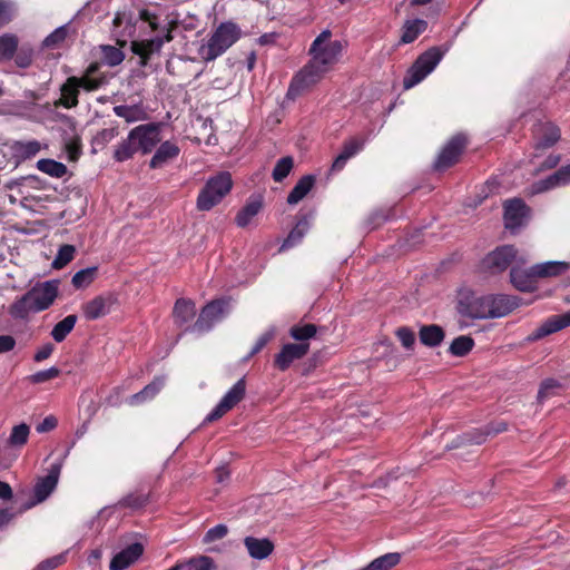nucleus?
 Returning <instances> with one entry per match:
<instances>
[{"mask_svg":"<svg viewBox=\"0 0 570 570\" xmlns=\"http://www.w3.org/2000/svg\"><path fill=\"white\" fill-rule=\"evenodd\" d=\"M78 80H79L78 88L79 89L82 88L86 91L97 90L102 83V81L100 79L91 78L88 75H85V76L78 78Z\"/></svg>","mask_w":570,"mask_h":570,"instance_id":"58","label":"nucleus"},{"mask_svg":"<svg viewBox=\"0 0 570 570\" xmlns=\"http://www.w3.org/2000/svg\"><path fill=\"white\" fill-rule=\"evenodd\" d=\"M331 36L330 30L322 31L309 48L312 59L328 70L338 61L343 50L341 41H330Z\"/></svg>","mask_w":570,"mask_h":570,"instance_id":"6","label":"nucleus"},{"mask_svg":"<svg viewBox=\"0 0 570 570\" xmlns=\"http://www.w3.org/2000/svg\"><path fill=\"white\" fill-rule=\"evenodd\" d=\"M163 46V38L157 37L144 41H131L130 48L135 55L139 56L140 66L145 67L147 66L150 56L154 52H159Z\"/></svg>","mask_w":570,"mask_h":570,"instance_id":"22","label":"nucleus"},{"mask_svg":"<svg viewBox=\"0 0 570 570\" xmlns=\"http://www.w3.org/2000/svg\"><path fill=\"white\" fill-rule=\"evenodd\" d=\"M65 554H58L40 562L35 570H53L65 562Z\"/></svg>","mask_w":570,"mask_h":570,"instance_id":"57","label":"nucleus"},{"mask_svg":"<svg viewBox=\"0 0 570 570\" xmlns=\"http://www.w3.org/2000/svg\"><path fill=\"white\" fill-rule=\"evenodd\" d=\"M309 348L308 343H288L275 356L274 364L281 371H286L291 364L304 357Z\"/></svg>","mask_w":570,"mask_h":570,"instance_id":"14","label":"nucleus"},{"mask_svg":"<svg viewBox=\"0 0 570 570\" xmlns=\"http://www.w3.org/2000/svg\"><path fill=\"white\" fill-rule=\"evenodd\" d=\"M316 333L317 327L314 324L294 325L289 330L291 336L301 343H304V341L314 337Z\"/></svg>","mask_w":570,"mask_h":570,"instance_id":"45","label":"nucleus"},{"mask_svg":"<svg viewBox=\"0 0 570 570\" xmlns=\"http://www.w3.org/2000/svg\"><path fill=\"white\" fill-rule=\"evenodd\" d=\"M37 168L55 178H61L67 173V167L62 163L53 159H40L37 161Z\"/></svg>","mask_w":570,"mask_h":570,"instance_id":"39","label":"nucleus"},{"mask_svg":"<svg viewBox=\"0 0 570 570\" xmlns=\"http://www.w3.org/2000/svg\"><path fill=\"white\" fill-rule=\"evenodd\" d=\"M102 52V59L109 67H116L120 65L125 59V53L114 46L105 45L100 47Z\"/></svg>","mask_w":570,"mask_h":570,"instance_id":"43","label":"nucleus"},{"mask_svg":"<svg viewBox=\"0 0 570 570\" xmlns=\"http://www.w3.org/2000/svg\"><path fill=\"white\" fill-rule=\"evenodd\" d=\"M112 304L114 298L111 296H96L82 305V312L87 320H98L110 312Z\"/></svg>","mask_w":570,"mask_h":570,"instance_id":"20","label":"nucleus"},{"mask_svg":"<svg viewBox=\"0 0 570 570\" xmlns=\"http://www.w3.org/2000/svg\"><path fill=\"white\" fill-rule=\"evenodd\" d=\"M59 374L60 370L56 366H52L48 370L39 371L30 375L28 380L33 384H40L58 377Z\"/></svg>","mask_w":570,"mask_h":570,"instance_id":"49","label":"nucleus"},{"mask_svg":"<svg viewBox=\"0 0 570 570\" xmlns=\"http://www.w3.org/2000/svg\"><path fill=\"white\" fill-rule=\"evenodd\" d=\"M240 29L233 22H223L213 32L206 47H203L200 53L205 61L215 60L230 48L239 38Z\"/></svg>","mask_w":570,"mask_h":570,"instance_id":"3","label":"nucleus"},{"mask_svg":"<svg viewBox=\"0 0 570 570\" xmlns=\"http://www.w3.org/2000/svg\"><path fill=\"white\" fill-rule=\"evenodd\" d=\"M314 184L315 177L313 175L303 176L288 194L287 203L289 205L298 204L309 193Z\"/></svg>","mask_w":570,"mask_h":570,"instance_id":"27","label":"nucleus"},{"mask_svg":"<svg viewBox=\"0 0 570 570\" xmlns=\"http://www.w3.org/2000/svg\"><path fill=\"white\" fill-rule=\"evenodd\" d=\"M473 346L474 341L472 337L468 335H461L452 341L449 351L452 355L461 357L466 355Z\"/></svg>","mask_w":570,"mask_h":570,"instance_id":"41","label":"nucleus"},{"mask_svg":"<svg viewBox=\"0 0 570 570\" xmlns=\"http://www.w3.org/2000/svg\"><path fill=\"white\" fill-rule=\"evenodd\" d=\"M419 337L422 344L429 347H435L442 343L444 331L441 326L435 324L424 325L420 328Z\"/></svg>","mask_w":570,"mask_h":570,"instance_id":"29","label":"nucleus"},{"mask_svg":"<svg viewBox=\"0 0 570 570\" xmlns=\"http://www.w3.org/2000/svg\"><path fill=\"white\" fill-rule=\"evenodd\" d=\"M31 62H32V53L30 50L27 51V50L22 49L16 57V63L20 68H27L31 65Z\"/></svg>","mask_w":570,"mask_h":570,"instance_id":"62","label":"nucleus"},{"mask_svg":"<svg viewBox=\"0 0 570 570\" xmlns=\"http://www.w3.org/2000/svg\"><path fill=\"white\" fill-rule=\"evenodd\" d=\"M518 266H512L510 278L512 285L521 292H531L535 288L534 281L537 274H533V266L529 271H523Z\"/></svg>","mask_w":570,"mask_h":570,"instance_id":"23","label":"nucleus"},{"mask_svg":"<svg viewBox=\"0 0 570 570\" xmlns=\"http://www.w3.org/2000/svg\"><path fill=\"white\" fill-rule=\"evenodd\" d=\"M309 228V222L306 217H303L298 220L296 226L291 230L287 238L284 240V243L281 246V250L285 248H289L294 245H296L301 239L304 237V235L307 233Z\"/></svg>","mask_w":570,"mask_h":570,"instance_id":"36","label":"nucleus"},{"mask_svg":"<svg viewBox=\"0 0 570 570\" xmlns=\"http://www.w3.org/2000/svg\"><path fill=\"white\" fill-rule=\"evenodd\" d=\"M232 186L233 181L228 173H222L210 178L198 195L197 208L199 210L212 209L229 193Z\"/></svg>","mask_w":570,"mask_h":570,"instance_id":"5","label":"nucleus"},{"mask_svg":"<svg viewBox=\"0 0 570 570\" xmlns=\"http://www.w3.org/2000/svg\"><path fill=\"white\" fill-rule=\"evenodd\" d=\"M68 29L61 26L47 36L42 42L46 48H58L67 38Z\"/></svg>","mask_w":570,"mask_h":570,"instance_id":"47","label":"nucleus"},{"mask_svg":"<svg viewBox=\"0 0 570 570\" xmlns=\"http://www.w3.org/2000/svg\"><path fill=\"white\" fill-rule=\"evenodd\" d=\"M16 149L21 156L30 158L39 153L40 144L37 140L18 142Z\"/></svg>","mask_w":570,"mask_h":570,"instance_id":"53","label":"nucleus"},{"mask_svg":"<svg viewBox=\"0 0 570 570\" xmlns=\"http://www.w3.org/2000/svg\"><path fill=\"white\" fill-rule=\"evenodd\" d=\"M144 552V547L139 542H135L120 552H118L110 561V570H125L132 564Z\"/></svg>","mask_w":570,"mask_h":570,"instance_id":"19","label":"nucleus"},{"mask_svg":"<svg viewBox=\"0 0 570 570\" xmlns=\"http://www.w3.org/2000/svg\"><path fill=\"white\" fill-rule=\"evenodd\" d=\"M160 140L159 124L149 122L139 125L131 129L127 139L118 145L115 150L114 158L117 161H125L130 159L138 151L147 155L154 150Z\"/></svg>","mask_w":570,"mask_h":570,"instance_id":"2","label":"nucleus"},{"mask_svg":"<svg viewBox=\"0 0 570 570\" xmlns=\"http://www.w3.org/2000/svg\"><path fill=\"white\" fill-rule=\"evenodd\" d=\"M165 384V377L157 376L154 379L151 383L146 385L140 392L134 394L129 399V404L137 405L139 403H142L147 400L153 399L164 386Z\"/></svg>","mask_w":570,"mask_h":570,"instance_id":"30","label":"nucleus"},{"mask_svg":"<svg viewBox=\"0 0 570 570\" xmlns=\"http://www.w3.org/2000/svg\"><path fill=\"white\" fill-rule=\"evenodd\" d=\"M29 433H30L29 425L26 423H20L12 428L7 442L11 446L21 448L27 443Z\"/></svg>","mask_w":570,"mask_h":570,"instance_id":"40","label":"nucleus"},{"mask_svg":"<svg viewBox=\"0 0 570 570\" xmlns=\"http://www.w3.org/2000/svg\"><path fill=\"white\" fill-rule=\"evenodd\" d=\"M465 146L466 138L464 135L459 134L453 136L440 151L434 163V168L442 170L453 166L458 161Z\"/></svg>","mask_w":570,"mask_h":570,"instance_id":"11","label":"nucleus"},{"mask_svg":"<svg viewBox=\"0 0 570 570\" xmlns=\"http://www.w3.org/2000/svg\"><path fill=\"white\" fill-rule=\"evenodd\" d=\"M567 269L568 265L566 263L556 261L533 265V274H537V277L557 276Z\"/></svg>","mask_w":570,"mask_h":570,"instance_id":"33","label":"nucleus"},{"mask_svg":"<svg viewBox=\"0 0 570 570\" xmlns=\"http://www.w3.org/2000/svg\"><path fill=\"white\" fill-rule=\"evenodd\" d=\"M459 312L462 315L474 320L491 318L487 295L475 297L471 299L469 303L461 302Z\"/></svg>","mask_w":570,"mask_h":570,"instance_id":"21","label":"nucleus"},{"mask_svg":"<svg viewBox=\"0 0 570 570\" xmlns=\"http://www.w3.org/2000/svg\"><path fill=\"white\" fill-rule=\"evenodd\" d=\"M263 202L261 197H252L246 205L237 213L235 222L238 227H246L250 220L261 212Z\"/></svg>","mask_w":570,"mask_h":570,"instance_id":"26","label":"nucleus"},{"mask_svg":"<svg viewBox=\"0 0 570 570\" xmlns=\"http://www.w3.org/2000/svg\"><path fill=\"white\" fill-rule=\"evenodd\" d=\"M364 147V140L358 138H351L343 145V153L350 159L354 157L358 151H361Z\"/></svg>","mask_w":570,"mask_h":570,"instance_id":"54","label":"nucleus"},{"mask_svg":"<svg viewBox=\"0 0 570 570\" xmlns=\"http://www.w3.org/2000/svg\"><path fill=\"white\" fill-rule=\"evenodd\" d=\"M75 253V246L68 244L62 245L59 248L58 254L52 262V267L56 269L65 267L68 263H70L73 259Z\"/></svg>","mask_w":570,"mask_h":570,"instance_id":"46","label":"nucleus"},{"mask_svg":"<svg viewBox=\"0 0 570 570\" xmlns=\"http://www.w3.org/2000/svg\"><path fill=\"white\" fill-rule=\"evenodd\" d=\"M248 556L257 561L266 560L275 550L274 542L266 537L247 535L243 540Z\"/></svg>","mask_w":570,"mask_h":570,"instance_id":"15","label":"nucleus"},{"mask_svg":"<svg viewBox=\"0 0 570 570\" xmlns=\"http://www.w3.org/2000/svg\"><path fill=\"white\" fill-rule=\"evenodd\" d=\"M528 262L525 255H518V250L512 245H504L491 252L484 259L487 268L492 273L505 271L512 263L514 266L524 265Z\"/></svg>","mask_w":570,"mask_h":570,"instance_id":"8","label":"nucleus"},{"mask_svg":"<svg viewBox=\"0 0 570 570\" xmlns=\"http://www.w3.org/2000/svg\"><path fill=\"white\" fill-rule=\"evenodd\" d=\"M117 136H118L117 127L105 128L96 135L95 141H96V144L104 146V145L108 144L109 141H111Z\"/></svg>","mask_w":570,"mask_h":570,"instance_id":"55","label":"nucleus"},{"mask_svg":"<svg viewBox=\"0 0 570 570\" xmlns=\"http://www.w3.org/2000/svg\"><path fill=\"white\" fill-rule=\"evenodd\" d=\"M245 392L246 382L243 377L233 385V387L223 396L215 409L206 416L205 423H210L220 419L226 412L232 410L244 399Z\"/></svg>","mask_w":570,"mask_h":570,"instance_id":"10","label":"nucleus"},{"mask_svg":"<svg viewBox=\"0 0 570 570\" xmlns=\"http://www.w3.org/2000/svg\"><path fill=\"white\" fill-rule=\"evenodd\" d=\"M401 554L397 552H390L374 559L363 570H391L393 567L399 564Z\"/></svg>","mask_w":570,"mask_h":570,"instance_id":"35","label":"nucleus"},{"mask_svg":"<svg viewBox=\"0 0 570 570\" xmlns=\"http://www.w3.org/2000/svg\"><path fill=\"white\" fill-rule=\"evenodd\" d=\"M114 112L116 116L124 118L126 120V122H128V124L136 122L139 120H145L147 118V114L140 105L115 106Z\"/></svg>","mask_w":570,"mask_h":570,"instance_id":"31","label":"nucleus"},{"mask_svg":"<svg viewBox=\"0 0 570 570\" xmlns=\"http://www.w3.org/2000/svg\"><path fill=\"white\" fill-rule=\"evenodd\" d=\"M13 16V7L10 2L0 0V27L9 23Z\"/></svg>","mask_w":570,"mask_h":570,"instance_id":"59","label":"nucleus"},{"mask_svg":"<svg viewBox=\"0 0 570 570\" xmlns=\"http://www.w3.org/2000/svg\"><path fill=\"white\" fill-rule=\"evenodd\" d=\"M442 57L443 52L438 47H432L421 53L403 79L404 89H410L420 83L435 69Z\"/></svg>","mask_w":570,"mask_h":570,"instance_id":"4","label":"nucleus"},{"mask_svg":"<svg viewBox=\"0 0 570 570\" xmlns=\"http://www.w3.org/2000/svg\"><path fill=\"white\" fill-rule=\"evenodd\" d=\"M19 39L16 35L4 33L0 36V60H9L18 49Z\"/></svg>","mask_w":570,"mask_h":570,"instance_id":"38","label":"nucleus"},{"mask_svg":"<svg viewBox=\"0 0 570 570\" xmlns=\"http://www.w3.org/2000/svg\"><path fill=\"white\" fill-rule=\"evenodd\" d=\"M77 323V315H68L62 321L58 322L52 331L51 336L57 342H62L67 335L73 330L75 325Z\"/></svg>","mask_w":570,"mask_h":570,"instance_id":"34","label":"nucleus"},{"mask_svg":"<svg viewBox=\"0 0 570 570\" xmlns=\"http://www.w3.org/2000/svg\"><path fill=\"white\" fill-rule=\"evenodd\" d=\"M228 533V528L225 524H217L210 528L204 535V543H212L225 538Z\"/></svg>","mask_w":570,"mask_h":570,"instance_id":"51","label":"nucleus"},{"mask_svg":"<svg viewBox=\"0 0 570 570\" xmlns=\"http://www.w3.org/2000/svg\"><path fill=\"white\" fill-rule=\"evenodd\" d=\"M328 71L330 70L326 67H323V65L311 59V61L292 80L287 96L292 98L296 97L304 89L318 82Z\"/></svg>","mask_w":570,"mask_h":570,"instance_id":"9","label":"nucleus"},{"mask_svg":"<svg viewBox=\"0 0 570 570\" xmlns=\"http://www.w3.org/2000/svg\"><path fill=\"white\" fill-rule=\"evenodd\" d=\"M294 166V159L291 156L282 157L277 160L272 177L275 181L281 183L284 178H286Z\"/></svg>","mask_w":570,"mask_h":570,"instance_id":"42","label":"nucleus"},{"mask_svg":"<svg viewBox=\"0 0 570 570\" xmlns=\"http://www.w3.org/2000/svg\"><path fill=\"white\" fill-rule=\"evenodd\" d=\"M274 336V332L273 331H268L264 334H262L258 340L256 341L255 345L253 346L252 351H250V356L255 355L256 353H258Z\"/></svg>","mask_w":570,"mask_h":570,"instance_id":"60","label":"nucleus"},{"mask_svg":"<svg viewBox=\"0 0 570 570\" xmlns=\"http://www.w3.org/2000/svg\"><path fill=\"white\" fill-rule=\"evenodd\" d=\"M530 208L520 198L509 199L504 203L505 228L514 230L527 222Z\"/></svg>","mask_w":570,"mask_h":570,"instance_id":"12","label":"nucleus"},{"mask_svg":"<svg viewBox=\"0 0 570 570\" xmlns=\"http://www.w3.org/2000/svg\"><path fill=\"white\" fill-rule=\"evenodd\" d=\"M147 502V497L145 495H138V494H134V493H130L126 497H124L119 502H118V505L120 508H131V509H137V508H141L142 505H145Z\"/></svg>","mask_w":570,"mask_h":570,"instance_id":"52","label":"nucleus"},{"mask_svg":"<svg viewBox=\"0 0 570 570\" xmlns=\"http://www.w3.org/2000/svg\"><path fill=\"white\" fill-rule=\"evenodd\" d=\"M505 430L507 423L498 422L487 426L484 431L475 430L473 432L458 436L451 444H448L445 449L452 450L469 444H481L487 440L488 435H494Z\"/></svg>","mask_w":570,"mask_h":570,"instance_id":"13","label":"nucleus"},{"mask_svg":"<svg viewBox=\"0 0 570 570\" xmlns=\"http://www.w3.org/2000/svg\"><path fill=\"white\" fill-rule=\"evenodd\" d=\"M97 275V267H88L77 272L71 279L72 285L76 288L88 287Z\"/></svg>","mask_w":570,"mask_h":570,"instance_id":"44","label":"nucleus"},{"mask_svg":"<svg viewBox=\"0 0 570 570\" xmlns=\"http://www.w3.org/2000/svg\"><path fill=\"white\" fill-rule=\"evenodd\" d=\"M53 345L51 343H47L41 346L33 356L36 362H42L47 360L53 352Z\"/></svg>","mask_w":570,"mask_h":570,"instance_id":"63","label":"nucleus"},{"mask_svg":"<svg viewBox=\"0 0 570 570\" xmlns=\"http://www.w3.org/2000/svg\"><path fill=\"white\" fill-rule=\"evenodd\" d=\"M78 77H69L66 82L61 86V104L66 108H72L78 105Z\"/></svg>","mask_w":570,"mask_h":570,"instance_id":"28","label":"nucleus"},{"mask_svg":"<svg viewBox=\"0 0 570 570\" xmlns=\"http://www.w3.org/2000/svg\"><path fill=\"white\" fill-rule=\"evenodd\" d=\"M491 318L504 317L519 306L518 297L504 294L487 295Z\"/></svg>","mask_w":570,"mask_h":570,"instance_id":"16","label":"nucleus"},{"mask_svg":"<svg viewBox=\"0 0 570 570\" xmlns=\"http://www.w3.org/2000/svg\"><path fill=\"white\" fill-rule=\"evenodd\" d=\"M196 315L195 303L190 299L179 298L173 309L175 323L178 326L187 325Z\"/></svg>","mask_w":570,"mask_h":570,"instance_id":"25","label":"nucleus"},{"mask_svg":"<svg viewBox=\"0 0 570 570\" xmlns=\"http://www.w3.org/2000/svg\"><path fill=\"white\" fill-rule=\"evenodd\" d=\"M228 299L212 301L202 308L197 321L193 325L187 326L185 331L204 334L210 331L216 323L220 322L228 314Z\"/></svg>","mask_w":570,"mask_h":570,"instance_id":"7","label":"nucleus"},{"mask_svg":"<svg viewBox=\"0 0 570 570\" xmlns=\"http://www.w3.org/2000/svg\"><path fill=\"white\" fill-rule=\"evenodd\" d=\"M561 137L560 129L556 125L547 124L542 127V136L537 142L538 148H549L559 141Z\"/></svg>","mask_w":570,"mask_h":570,"instance_id":"37","label":"nucleus"},{"mask_svg":"<svg viewBox=\"0 0 570 570\" xmlns=\"http://www.w3.org/2000/svg\"><path fill=\"white\" fill-rule=\"evenodd\" d=\"M396 336L401 341L402 345L406 348H411L415 343L414 333L409 327L397 328Z\"/></svg>","mask_w":570,"mask_h":570,"instance_id":"56","label":"nucleus"},{"mask_svg":"<svg viewBox=\"0 0 570 570\" xmlns=\"http://www.w3.org/2000/svg\"><path fill=\"white\" fill-rule=\"evenodd\" d=\"M567 326H570V311L564 314L549 317L528 336V340L538 341Z\"/></svg>","mask_w":570,"mask_h":570,"instance_id":"17","label":"nucleus"},{"mask_svg":"<svg viewBox=\"0 0 570 570\" xmlns=\"http://www.w3.org/2000/svg\"><path fill=\"white\" fill-rule=\"evenodd\" d=\"M556 187H560V184H559L557 174L554 171L549 177L534 183L532 186V193L539 194V193H543V191L553 189Z\"/></svg>","mask_w":570,"mask_h":570,"instance_id":"50","label":"nucleus"},{"mask_svg":"<svg viewBox=\"0 0 570 570\" xmlns=\"http://www.w3.org/2000/svg\"><path fill=\"white\" fill-rule=\"evenodd\" d=\"M560 387V383L554 379H546L540 384L537 401L539 403L544 402L547 399L553 395L554 391Z\"/></svg>","mask_w":570,"mask_h":570,"instance_id":"48","label":"nucleus"},{"mask_svg":"<svg viewBox=\"0 0 570 570\" xmlns=\"http://www.w3.org/2000/svg\"><path fill=\"white\" fill-rule=\"evenodd\" d=\"M179 151L180 149L176 144L169 140L164 141L151 157L149 163L150 168H161L165 164L175 159L179 155Z\"/></svg>","mask_w":570,"mask_h":570,"instance_id":"24","label":"nucleus"},{"mask_svg":"<svg viewBox=\"0 0 570 570\" xmlns=\"http://www.w3.org/2000/svg\"><path fill=\"white\" fill-rule=\"evenodd\" d=\"M57 419L52 415H49L47 417H45L42 420V422H40L37 426H36V431L38 433H46V432H49L51 430H53L56 426H57Z\"/></svg>","mask_w":570,"mask_h":570,"instance_id":"61","label":"nucleus"},{"mask_svg":"<svg viewBox=\"0 0 570 570\" xmlns=\"http://www.w3.org/2000/svg\"><path fill=\"white\" fill-rule=\"evenodd\" d=\"M58 279L37 283L11 305V316L26 318L30 313H39L49 308L58 296Z\"/></svg>","mask_w":570,"mask_h":570,"instance_id":"1","label":"nucleus"},{"mask_svg":"<svg viewBox=\"0 0 570 570\" xmlns=\"http://www.w3.org/2000/svg\"><path fill=\"white\" fill-rule=\"evenodd\" d=\"M556 174H557L560 186H566V185L570 184V164L559 168L556 171Z\"/></svg>","mask_w":570,"mask_h":570,"instance_id":"64","label":"nucleus"},{"mask_svg":"<svg viewBox=\"0 0 570 570\" xmlns=\"http://www.w3.org/2000/svg\"><path fill=\"white\" fill-rule=\"evenodd\" d=\"M60 474V466L59 465H52L48 475L40 478L38 482L35 485L33 492H35V502L33 503H41L45 501L56 489L58 484V479Z\"/></svg>","mask_w":570,"mask_h":570,"instance_id":"18","label":"nucleus"},{"mask_svg":"<svg viewBox=\"0 0 570 570\" xmlns=\"http://www.w3.org/2000/svg\"><path fill=\"white\" fill-rule=\"evenodd\" d=\"M428 28V22L423 19L406 20L401 36L402 43L413 42Z\"/></svg>","mask_w":570,"mask_h":570,"instance_id":"32","label":"nucleus"}]
</instances>
